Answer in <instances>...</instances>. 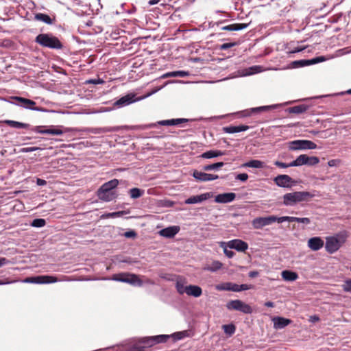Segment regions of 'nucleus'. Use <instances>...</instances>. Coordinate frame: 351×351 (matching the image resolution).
I'll use <instances>...</instances> for the list:
<instances>
[{
    "label": "nucleus",
    "instance_id": "44",
    "mask_svg": "<svg viewBox=\"0 0 351 351\" xmlns=\"http://www.w3.org/2000/svg\"><path fill=\"white\" fill-rule=\"evenodd\" d=\"M301 217H289V216H283L280 217V221L281 223L285 221H289V222H298L300 223Z\"/></svg>",
    "mask_w": 351,
    "mask_h": 351
},
{
    "label": "nucleus",
    "instance_id": "4",
    "mask_svg": "<svg viewBox=\"0 0 351 351\" xmlns=\"http://www.w3.org/2000/svg\"><path fill=\"white\" fill-rule=\"evenodd\" d=\"M110 279L114 281L128 283L132 285L141 286L143 285V282L138 278V276L134 274L119 273L114 274Z\"/></svg>",
    "mask_w": 351,
    "mask_h": 351
},
{
    "label": "nucleus",
    "instance_id": "63",
    "mask_svg": "<svg viewBox=\"0 0 351 351\" xmlns=\"http://www.w3.org/2000/svg\"><path fill=\"white\" fill-rule=\"evenodd\" d=\"M338 162V160H330L328 162V165L330 167H334L336 166Z\"/></svg>",
    "mask_w": 351,
    "mask_h": 351
},
{
    "label": "nucleus",
    "instance_id": "11",
    "mask_svg": "<svg viewBox=\"0 0 351 351\" xmlns=\"http://www.w3.org/2000/svg\"><path fill=\"white\" fill-rule=\"evenodd\" d=\"M193 176L196 180L199 182L211 181L219 178L217 175L207 173L197 170L193 171Z\"/></svg>",
    "mask_w": 351,
    "mask_h": 351
},
{
    "label": "nucleus",
    "instance_id": "38",
    "mask_svg": "<svg viewBox=\"0 0 351 351\" xmlns=\"http://www.w3.org/2000/svg\"><path fill=\"white\" fill-rule=\"evenodd\" d=\"M222 328L224 330V332L228 335L229 336L232 335L236 330L235 326L232 324L223 325Z\"/></svg>",
    "mask_w": 351,
    "mask_h": 351
},
{
    "label": "nucleus",
    "instance_id": "10",
    "mask_svg": "<svg viewBox=\"0 0 351 351\" xmlns=\"http://www.w3.org/2000/svg\"><path fill=\"white\" fill-rule=\"evenodd\" d=\"M340 246H341V245H340L339 241L336 237H326L325 248L328 252L332 254V253L335 252L336 251H337L339 249Z\"/></svg>",
    "mask_w": 351,
    "mask_h": 351
},
{
    "label": "nucleus",
    "instance_id": "14",
    "mask_svg": "<svg viewBox=\"0 0 351 351\" xmlns=\"http://www.w3.org/2000/svg\"><path fill=\"white\" fill-rule=\"evenodd\" d=\"M43 126H37L34 128V131L44 134H52V135H61L63 132H66L69 131V129L65 128L64 130H62L60 129L54 128V129H45L43 130Z\"/></svg>",
    "mask_w": 351,
    "mask_h": 351
},
{
    "label": "nucleus",
    "instance_id": "8",
    "mask_svg": "<svg viewBox=\"0 0 351 351\" xmlns=\"http://www.w3.org/2000/svg\"><path fill=\"white\" fill-rule=\"evenodd\" d=\"M226 308L228 310L239 311L245 314H251L252 313V307L240 300H234L228 302L226 304Z\"/></svg>",
    "mask_w": 351,
    "mask_h": 351
},
{
    "label": "nucleus",
    "instance_id": "16",
    "mask_svg": "<svg viewBox=\"0 0 351 351\" xmlns=\"http://www.w3.org/2000/svg\"><path fill=\"white\" fill-rule=\"evenodd\" d=\"M274 182L280 187H289L293 182L292 178L288 175H279L274 178Z\"/></svg>",
    "mask_w": 351,
    "mask_h": 351
},
{
    "label": "nucleus",
    "instance_id": "23",
    "mask_svg": "<svg viewBox=\"0 0 351 351\" xmlns=\"http://www.w3.org/2000/svg\"><path fill=\"white\" fill-rule=\"evenodd\" d=\"M248 129H249V126L241 125H237V126L224 127V128H223V131L225 133L233 134V133L246 131Z\"/></svg>",
    "mask_w": 351,
    "mask_h": 351
},
{
    "label": "nucleus",
    "instance_id": "53",
    "mask_svg": "<svg viewBox=\"0 0 351 351\" xmlns=\"http://www.w3.org/2000/svg\"><path fill=\"white\" fill-rule=\"evenodd\" d=\"M248 178V175L247 173H239L237 176L236 179L239 180L242 182H245Z\"/></svg>",
    "mask_w": 351,
    "mask_h": 351
},
{
    "label": "nucleus",
    "instance_id": "7",
    "mask_svg": "<svg viewBox=\"0 0 351 351\" xmlns=\"http://www.w3.org/2000/svg\"><path fill=\"white\" fill-rule=\"evenodd\" d=\"M315 143L309 140H295L289 143V149L292 151L316 149Z\"/></svg>",
    "mask_w": 351,
    "mask_h": 351
},
{
    "label": "nucleus",
    "instance_id": "2",
    "mask_svg": "<svg viewBox=\"0 0 351 351\" xmlns=\"http://www.w3.org/2000/svg\"><path fill=\"white\" fill-rule=\"evenodd\" d=\"M118 184L119 180L113 179L102 184L97 191L99 199L104 202H110L115 199L117 195L112 189L117 187Z\"/></svg>",
    "mask_w": 351,
    "mask_h": 351
},
{
    "label": "nucleus",
    "instance_id": "21",
    "mask_svg": "<svg viewBox=\"0 0 351 351\" xmlns=\"http://www.w3.org/2000/svg\"><path fill=\"white\" fill-rule=\"evenodd\" d=\"M274 327L276 329H282L289 325L291 321L289 319L276 317L273 319Z\"/></svg>",
    "mask_w": 351,
    "mask_h": 351
},
{
    "label": "nucleus",
    "instance_id": "55",
    "mask_svg": "<svg viewBox=\"0 0 351 351\" xmlns=\"http://www.w3.org/2000/svg\"><path fill=\"white\" fill-rule=\"evenodd\" d=\"M124 236L126 238H134L136 236V234L134 231L130 230V231L125 232L124 233Z\"/></svg>",
    "mask_w": 351,
    "mask_h": 351
},
{
    "label": "nucleus",
    "instance_id": "1",
    "mask_svg": "<svg viewBox=\"0 0 351 351\" xmlns=\"http://www.w3.org/2000/svg\"><path fill=\"white\" fill-rule=\"evenodd\" d=\"M314 197V195L308 191H295L288 193L283 195V204L291 206L302 202H307Z\"/></svg>",
    "mask_w": 351,
    "mask_h": 351
},
{
    "label": "nucleus",
    "instance_id": "36",
    "mask_svg": "<svg viewBox=\"0 0 351 351\" xmlns=\"http://www.w3.org/2000/svg\"><path fill=\"white\" fill-rule=\"evenodd\" d=\"M291 65L294 68L308 66V65H311L310 60H295V61H293L291 62Z\"/></svg>",
    "mask_w": 351,
    "mask_h": 351
},
{
    "label": "nucleus",
    "instance_id": "28",
    "mask_svg": "<svg viewBox=\"0 0 351 351\" xmlns=\"http://www.w3.org/2000/svg\"><path fill=\"white\" fill-rule=\"evenodd\" d=\"M3 123H5L8 125H9L12 128H14L27 129L29 127V125L27 123H21V122H19V121H12V120H5L3 121Z\"/></svg>",
    "mask_w": 351,
    "mask_h": 351
},
{
    "label": "nucleus",
    "instance_id": "39",
    "mask_svg": "<svg viewBox=\"0 0 351 351\" xmlns=\"http://www.w3.org/2000/svg\"><path fill=\"white\" fill-rule=\"evenodd\" d=\"M262 71L261 66H253L247 69H246V72L244 74L245 75H250L252 74L258 73Z\"/></svg>",
    "mask_w": 351,
    "mask_h": 351
},
{
    "label": "nucleus",
    "instance_id": "12",
    "mask_svg": "<svg viewBox=\"0 0 351 351\" xmlns=\"http://www.w3.org/2000/svg\"><path fill=\"white\" fill-rule=\"evenodd\" d=\"M135 96L136 95L134 93H129L118 99L114 104L119 107L125 106L142 99L141 97L135 98Z\"/></svg>",
    "mask_w": 351,
    "mask_h": 351
},
{
    "label": "nucleus",
    "instance_id": "29",
    "mask_svg": "<svg viewBox=\"0 0 351 351\" xmlns=\"http://www.w3.org/2000/svg\"><path fill=\"white\" fill-rule=\"evenodd\" d=\"M308 156L306 154L300 155L295 160L291 162L293 167L302 166L307 164Z\"/></svg>",
    "mask_w": 351,
    "mask_h": 351
},
{
    "label": "nucleus",
    "instance_id": "9",
    "mask_svg": "<svg viewBox=\"0 0 351 351\" xmlns=\"http://www.w3.org/2000/svg\"><path fill=\"white\" fill-rule=\"evenodd\" d=\"M58 281L56 276H38L25 278L23 282L35 284H49L55 283Z\"/></svg>",
    "mask_w": 351,
    "mask_h": 351
},
{
    "label": "nucleus",
    "instance_id": "34",
    "mask_svg": "<svg viewBox=\"0 0 351 351\" xmlns=\"http://www.w3.org/2000/svg\"><path fill=\"white\" fill-rule=\"evenodd\" d=\"M307 110V106L305 105H299L293 106L289 109L290 113L300 114L304 112Z\"/></svg>",
    "mask_w": 351,
    "mask_h": 351
},
{
    "label": "nucleus",
    "instance_id": "20",
    "mask_svg": "<svg viewBox=\"0 0 351 351\" xmlns=\"http://www.w3.org/2000/svg\"><path fill=\"white\" fill-rule=\"evenodd\" d=\"M180 231V227L177 226H169L162 229L159 232V234L166 238L173 237Z\"/></svg>",
    "mask_w": 351,
    "mask_h": 351
},
{
    "label": "nucleus",
    "instance_id": "54",
    "mask_svg": "<svg viewBox=\"0 0 351 351\" xmlns=\"http://www.w3.org/2000/svg\"><path fill=\"white\" fill-rule=\"evenodd\" d=\"M235 45V43H223V45H221L220 47V49H223V50H225V49H228L233 46Z\"/></svg>",
    "mask_w": 351,
    "mask_h": 351
},
{
    "label": "nucleus",
    "instance_id": "15",
    "mask_svg": "<svg viewBox=\"0 0 351 351\" xmlns=\"http://www.w3.org/2000/svg\"><path fill=\"white\" fill-rule=\"evenodd\" d=\"M308 247L313 251H318L324 245V241L319 237L310 238L307 242Z\"/></svg>",
    "mask_w": 351,
    "mask_h": 351
},
{
    "label": "nucleus",
    "instance_id": "40",
    "mask_svg": "<svg viewBox=\"0 0 351 351\" xmlns=\"http://www.w3.org/2000/svg\"><path fill=\"white\" fill-rule=\"evenodd\" d=\"M220 247L221 248H223V252L224 254H226V256L228 258H232L234 256V252L231 251V250H228V243H225V242H221L220 243Z\"/></svg>",
    "mask_w": 351,
    "mask_h": 351
},
{
    "label": "nucleus",
    "instance_id": "51",
    "mask_svg": "<svg viewBox=\"0 0 351 351\" xmlns=\"http://www.w3.org/2000/svg\"><path fill=\"white\" fill-rule=\"evenodd\" d=\"M343 289L346 292H351V280L345 282L343 285Z\"/></svg>",
    "mask_w": 351,
    "mask_h": 351
},
{
    "label": "nucleus",
    "instance_id": "6",
    "mask_svg": "<svg viewBox=\"0 0 351 351\" xmlns=\"http://www.w3.org/2000/svg\"><path fill=\"white\" fill-rule=\"evenodd\" d=\"M11 99L14 101V102H13L14 104L19 106L25 109H29V110L38 111V112H46L47 111L46 109H44L41 107L35 106L36 102L29 99H27V98L21 97H17V96L12 97H11Z\"/></svg>",
    "mask_w": 351,
    "mask_h": 351
},
{
    "label": "nucleus",
    "instance_id": "33",
    "mask_svg": "<svg viewBox=\"0 0 351 351\" xmlns=\"http://www.w3.org/2000/svg\"><path fill=\"white\" fill-rule=\"evenodd\" d=\"M35 19L38 21H43L47 24H52L53 21L49 16L43 13H38L35 15Z\"/></svg>",
    "mask_w": 351,
    "mask_h": 351
},
{
    "label": "nucleus",
    "instance_id": "58",
    "mask_svg": "<svg viewBox=\"0 0 351 351\" xmlns=\"http://www.w3.org/2000/svg\"><path fill=\"white\" fill-rule=\"evenodd\" d=\"M305 47H297L295 48H294L291 51H290L291 53H298V52H300L302 51H303L304 49H305Z\"/></svg>",
    "mask_w": 351,
    "mask_h": 351
},
{
    "label": "nucleus",
    "instance_id": "13",
    "mask_svg": "<svg viewBox=\"0 0 351 351\" xmlns=\"http://www.w3.org/2000/svg\"><path fill=\"white\" fill-rule=\"evenodd\" d=\"M228 246L230 249H234L238 252H245L248 248L246 242L240 239L231 240L228 243Z\"/></svg>",
    "mask_w": 351,
    "mask_h": 351
},
{
    "label": "nucleus",
    "instance_id": "17",
    "mask_svg": "<svg viewBox=\"0 0 351 351\" xmlns=\"http://www.w3.org/2000/svg\"><path fill=\"white\" fill-rule=\"evenodd\" d=\"M168 336L166 335H158L151 337H143L141 339V343L147 345V346H152L155 343L162 342L166 341Z\"/></svg>",
    "mask_w": 351,
    "mask_h": 351
},
{
    "label": "nucleus",
    "instance_id": "64",
    "mask_svg": "<svg viewBox=\"0 0 351 351\" xmlns=\"http://www.w3.org/2000/svg\"><path fill=\"white\" fill-rule=\"evenodd\" d=\"M248 275L250 278H255V277L258 276V272L256 271H252L249 272Z\"/></svg>",
    "mask_w": 351,
    "mask_h": 351
},
{
    "label": "nucleus",
    "instance_id": "30",
    "mask_svg": "<svg viewBox=\"0 0 351 351\" xmlns=\"http://www.w3.org/2000/svg\"><path fill=\"white\" fill-rule=\"evenodd\" d=\"M222 263L219 261H214L210 265H208L204 267L205 270L215 272L218 271L222 267Z\"/></svg>",
    "mask_w": 351,
    "mask_h": 351
},
{
    "label": "nucleus",
    "instance_id": "35",
    "mask_svg": "<svg viewBox=\"0 0 351 351\" xmlns=\"http://www.w3.org/2000/svg\"><path fill=\"white\" fill-rule=\"evenodd\" d=\"M224 165L223 162H216L212 165H205L202 167L204 171H212V170H217L219 168L222 167Z\"/></svg>",
    "mask_w": 351,
    "mask_h": 351
},
{
    "label": "nucleus",
    "instance_id": "41",
    "mask_svg": "<svg viewBox=\"0 0 351 351\" xmlns=\"http://www.w3.org/2000/svg\"><path fill=\"white\" fill-rule=\"evenodd\" d=\"M189 332L187 330H183L180 332H175L172 335L173 337L176 340H181L184 339V337H186L189 336Z\"/></svg>",
    "mask_w": 351,
    "mask_h": 351
},
{
    "label": "nucleus",
    "instance_id": "27",
    "mask_svg": "<svg viewBox=\"0 0 351 351\" xmlns=\"http://www.w3.org/2000/svg\"><path fill=\"white\" fill-rule=\"evenodd\" d=\"M176 287L177 289V291L182 295L184 293H186L188 285H186L185 280L183 278H179L176 283Z\"/></svg>",
    "mask_w": 351,
    "mask_h": 351
},
{
    "label": "nucleus",
    "instance_id": "59",
    "mask_svg": "<svg viewBox=\"0 0 351 351\" xmlns=\"http://www.w3.org/2000/svg\"><path fill=\"white\" fill-rule=\"evenodd\" d=\"M88 83L94 84H103L104 82L101 79H97V80H90L88 81Z\"/></svg>",
    "mask_w": 351,
    "mask_h": 351
},
{
    "label": "nucleus",
    "instance_id": "49",
    "mask_svg": "<svg viewBox=\"0 0 351 351\" xmlns=\"http://www.w3.org/2000/svg\"><path fill=\"white\" fill-rule=\"evenodd\" d=\"M173 77H184L189 75V72L184 71H178L172 72Z\"/></svg>",
    "mask_w": 351,
    "mask_h": 351
},
{
    "label": "nucleus",
    "instance_id": "24",
    "mask_svg": "<svg viewBox=\"0 0 351 351\" xmlns=\"http://www.w3.org/2000/svg\"><path fill=\"white\" fill-rule=\"evenodd\" d=\"M282 278L285 281L292 282L295 281L298 279V275L296 272L289 271V270H284L281 273Z\"/></svg>",
    "mask_w": 351,
    "mask_h": 351
},
{
    "label": "nucleus",
    "instance_id": "50",
    "mask_svg": "<svg viewBox=\"0 0 351 351\" xmlns=\"http://www.w3.org/2000/svg\"><path fill=\"white\" fill-rule=\"evenodd\" d=\"M40 149V147H24L21 149V152L23 153H28V152H32L36 150Z\"/></svg>",
    "mask_w": 351,
    "mask_h": 351
},
{
    "label": "nucleus",
    "instance_id": "19",
    "mask_svg": "<svg viewBox=\"0 0 351 351\" xmlns=\"http://www.w3.org/2000/svg\"><path fill=\"white\" fill-rule=\"evenodd\" d=\"M236 197L234 193H225L215 196V201L217 203L226 204L232 202Z\"/></svg>",
    "mask_w": 351,
    "mask_h": 351
},
{
    "label": "nucleus",
    "instance_id": "45",
    "mask_svg": "<svg viewBox=\"0 0 351 351\" xmlns=\"http://www.w3.org/2000/svg\"><path fill=\"white\" fill-rule=\"evenodd\" d=\"M124 214V211H118V212H113V213H108L104 215H102V217L104 218H114V217H119L123 216Z\"/></svg>",
    "mask_w": 351,
    "mask_h": 351
},
{
    "label": "nucleus",
    "instance_id": "56",
    "mask_svg": "<svg viewBox=\"0 0 351 351\" xmlns=\"http://www.w3.org/2000/svg\"><path fill=\"white\" fill-rule=\"evenodd\" d=\"M252 287H253L252 285H247V284H243V285H239L240 291L251 289H252Z\"/></svg>",
    "mask_w": 351,
    "mask_h": 351
},
{
    "label": "nucleus",
    "instance_id": "37",
    "mask_svg": "<svg viewBox=\"0 0 351 351\" xmlns=\"http://www.w3.org/2000/svg\"><path fill=\"white\" fill-rule=\"evenodd\" d=\"M129 193L132 199H136L143 195V191L138 188H132L130 190Z\"/></svg>",
    "mask_w": 351,
    "mask_h": 351
},
{
    "label": "nucleus",
    "instance_id": "48",
    "mask_svg": "<svg viewBox=\"0 0 351 351\" xmlns=\"http://www.w3.org/2000/svg\"><path fill=\"white\" fill-rule=\"evenodd\" d=\"M327 59L324 56H319L310 60V64H315L326 60Z\"/></svg>",
    "mask_w": 351,
    "mask_h": 351
},
{
    "label": "nucleus",
    "instance_id": "5",
    "mask_svg": "<svg viewBox=\"0 0 351 351\" xmlns=\"http://www.w3.org/2000/svg\"><path fill=\"white\" fill-rule=\"evenodd\" d=\"M275 222L281 223L280 217L270 215L256 217L252 220V225L254 229L259 230Z\"/></svg>",
    "mask_w": 351,
    "mask_h": 351
},
{
    "label": "nucleus",
    "instance_id": "52",
    "mask_svg": "<svg viewBox=\"0 0 351 351\" xmlns=\"http://www.w3.org/2000/svg\"><path fill=\"white\" fill-rule=\"evenodd\" d=\"M274 165L280 168H287L290 167H293V165H291V162L286 164L280 161H276L274 162Z\"/></svg>",
    "mask_w": 351,
    "mask_h": 351
},
{
    "label": "nucleus",
    "instance_id": "61",
    "mask_svg": "<svg viewBox=\"0 0 351 351\" xmlns=\"http://www.w3.org/2000/svg\"><path fill=\"white\" fill-rule=\"evenodd\" d=\"M160 88H161V87H160V88H156V89H155V90H152V92H150V93H147L146 95H145V96H143V97H141V98H142V99H145V98H146V97H148L151 96L152 95H153V94L156 93L157 91H158Z\"/></svg>",
    "mask_w": 351,
    "mask_h": 351
},
{
    "label": "nucleus",
    "instance_id": "47",
    "mask_svg": "<svg viewBox=\"0 0 351 351\" xmlns=\"http://www.w3.org/2000/svg\"><path fill=\"white\" fill-rule=\"evenodd\" d=\"M307 164L308 165H315L319 163V158L316 156H308L307 159Z\"/></svg>",
    "mask_w": 351,
    "mask_h": 351
},
{
    "label": "nucleus",
    "instance_id": "18",
    "mask_svg": "<svg viewBox=\"0 0 351 351\" xmlns=\"http://www.w3.org/2000/svg\"><path fill=\"white\" fill-rule=\"evenodd\" d=\"M213 195L210 193H205L199 195L190 197L186 199L184 202L186 204H197L209 199Z\"/></svg>",
    "mask_w": 351,
    "mask_h": 351
},
{
    "label": "nucleus",
    "instance_id": "57",
    "mask_svg": "<svg viewBox=\"0 0 351 351\" xmlns=\"http://www.w3.org/2000/svg\"><path fill=\"white\" fill-rule=\"evenodd\" d=\"M230 291H234V292H239L240 291L239 285L237 284L231 282Z\"/></svg>",
    "mask_w": 351,
    "mask_h": 351
},
{
    "label": "nucleus",
    "instance_id": "42",
    "mask_svg": "<svg viewBox=\"0 0 351 351\" xmlns=\"http://www.w3.org/2000/svg\"><path fill=\"white\" fill-rule=\"evenodd\" d=\"M276 107V106L274 105V106H265L253 108L250 109V112H261L262 111H264V110H266L268 109L275 108Z\"/></svg>",
    "mask_w": 351,
    "mask_h": 351
},
{
    "label": "nucleus",
    "instance_id": "46",
    "mask_svg": "<svg viewBox=\"0 0 351 351\" xmlns=\"http://www.w3.org/2000/svg\"><path fill=\"white\" fill-rule=\"evenodd\" d=\"M45 223H46V222H45V219H36L33 220V221L32 222L31 225L33 227L41 228V227L45 226Z\"/></svg>",
    "mask_w": 351,
    "mask_h": 351
},
{
    "label": "nucleus",
    "instance_id": "22",
    "mask_svg": "<svg viewBox=\"0 0 351 351\" xmlns=\"http://www.w3.org/2000/svg\"><path fill=\"white\" fill-rule=\"evenodd\" d=\"M186 294L189 296L198 298L202 294V288L197 285H188Z\"/></svg>",
    "mask_w": 351,
    "mask_h": 351
},
{
    "label": "nucleus",
    "instance_id": "43",
    "mask_svg": "<svg viewBox=\"0 0 351 351\" xmlns=\"http://www.w3.org/2000/svg\"><path fill=\"white\" fill-rule=\"evenodd\" d=\"M231 282H223L216 285V289L218 291H230Z\"/></svg>",
    "mask_w": 351,
    "mask_h": 351
},
{
    "label": "nucleus",
    "instance_id": "25",
    "mask_svg": "<svg viewBox=\"0 0 351 351\" xmlns=\"http://www.w3.org/2000/svg\"><path fill=\"white\" fill-rule=\"evenodd\" d=\"M189 120L186 119H173L169 120H163L158 122L161 125H176L182 123H186Z\"/></svg>",
    "mask_w": 351,
    "mask_h": 351
},
{
    "label": "nucleus",
    "instance_id": "31",
    "mask_svg": "<svg viewBox=\"0 0 351 351\" xmlns=\"http://www.w3.org/2000/svg\"><path fill=\"white\" fill-rule=\"evenodd\" d=\"M243 167L261 169L264 167V162L258 160H252L244 163Z\"/></svg>",
    "mask_w": 351,
    "mask_h": 351
},
{
    "label": "nucleus",
    "instance_id": "26",
    "mask_svg": "<svg viewBox=\"0 0 351 351\" xmlns=\"http://www.w3.org/2000/svg\"><path fill=\"white\" fill-rule=\"evenodd\" d=\"M247 27L245 23H235L222 27L221 29L226 31H238L241 30Z\"/></svg>",
    "mask_w": 351,
    "mask_h": 351
},
{
    "label": "nucleus",
    "instance_id": "62",
    "mask_svg": "<svg viewBox=\"0 0 351 351\" xmlns=\"http://www.w3.org/2000/svg\"><path fill=\"white\" fill-rule=\"evenodd\" d=\"M9 263V261L7 260L5 258H0V267L3 266L4 265H6Z\"/></svg>",
    "mask_w": 351,
    "mask_h": 351
},
{
    "label": "nucleus",
    "instance_id": "3",
    "mask_svg": "<svg viewBox=\"0 0 351 351\" xmlns=\"http://www.w3.org/2000/svg\"><path fill=\"white\" fill-rule=\"evenodd\" d=\"M36 42L43 47L51 49H61L62 47L59 39L51 34H40L36 36Z\"/></svg>",
    "mask_w": 351,
    "mask_h": 351
},
{
    "label": "nucleus",
    "instance_id": "60",
    "mask_svg": "<svg viewBox=\"0 0 351 351\" xmlns=\"http://www.w3.org/2000/svg\"><path fill=\"white\" fill-rule=\"evenodd\" d=\"M300 223H304L305 225H308L311 223V220L308 217H301Z\"/></svg>",
    "mask_w": 351,
    "mask_h": 351
},
{
    "label": "nucleus",
    "instance_id": "32",
    "mask_svg": "<svg viewBox=\"0 0 351 351\" xmlns=\"http://www.w3.org/2000/svg\"><path fill=\"white\" fill-rule=\"evenodd\" d=\"M223 155V152L219 150H210L202 154L204 158H213Z\"/></svg>",
    "mask_w": 351,
    "mask_h": 351
}]
</instances>
